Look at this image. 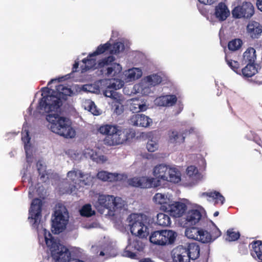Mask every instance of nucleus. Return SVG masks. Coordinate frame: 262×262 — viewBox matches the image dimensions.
Masks as SVG:
<instances>
[{"label": "nucleus", "instance_id": "1", "mask_svg": "<svg viewBox=\"0 0 262 262\" xmlns=\"http://www.w3.org/2000/svg\"><path fill=\"white\" fill-rule=\"evenodd\" d=\"M97 130L100 134L105 136L103 142L104 144L108 146L122 144L135 135L129 129H122L120 126L112 124L102 125Z\"/></svg>", "mask_w": 262, "mask_h": 262}, {"label": "nucleus", "instance_id": "2", "mask_svg": "<svg viewBox=\"0 0 262 262\" xmlns=\"http://www.w3.org/2000/svg\"><path fill=\"white\" fill-rule=\"evenodd\" d=\"M189 238L202 243L212 242L221 235V231L211 221L204 222L202 227L187 228L185 232Z\"/></svg>", "mask_w": 262, "mask_h": 262}, {"label": "nucleus", "instance_id": "3", "mask_svg": "<svg viewBox=\"0 0 262 262\" xmlns=\"http://www.w3.org/2000/svg\"><path fill=\"white\" fill-rule=\"evenodd\" d=\"M60 110L55 112L47 113V120L50 123L49 127L51 130L65 138H73L76 135V132L72 126L71 120L66 117H61L58 114Z\"/></svg>", "mask_w": 262, "mask_h": 262}, {"label": "nucleus", "instance_id": "4", "mask_svg": "<svg viewBox=\"0 0 262 262\" xmlns=\"http://www.w3.org/2000/svg\"><path fill=\"white\" fill-rule=\"evenodd\" d=\"M130 232L139 238H146L150 230L146 224H149L150 219L144 214L132 213L127 218Z\"/></svg>", "mask_w": 262, "mask_h": 262}, {"label": "nucleus", "instance_id": "5", "mask_svg": "<svg viewBox=\"0 0 262 262\" xmlns=\"http://www.w3.org/2000/svg\"><path fill=\"white\" fill-rule=\"evenodd\" d=\"M44 235L46 244L55 262H69L71 256L69 250L66 247L57 243L51 233L47 232L46 229Z\"/></svg>", "mask_w": 262, "mask_h": 262}, {"label": "nucleus", "instance_id": "6", "mask_svg": "<svg viewBox=\"0 0 262 262\" xmlns=\"http://www.w3.org/2000/svg\"><path fill=\"white\" fill-rule=\"evenodd\" d=\"M41 96L42 97L40 99L37 109L42 113H50L55 112L59 110L60 102L59 98L56 96L54 91L48 87L41 88Z\"/></svg>", "mask_w": 262, "mask_h": 262}, {"label": "nucleus", "instance_id": "7", "mask_svg": "<svg viewBox=\"0 0 262 262\" xmlns=\"http://www.w3.org/2000/svg\"><path fill=\"white\" fill-rule=\"evenodd\" d=\"M153 173L158 181H168L177 183L181 181V173L176 168H171L164 164H159L154 168Z\"/></svg>", "mask_w": 262, "mask_h": 262}, {"label": "nucleus", "instance_id": "8", "mask_svg": "<svg viewBox=\"0 0 262 262\" xmlns=\"http://www.w3.org/2000/svg\"><path fill=\"white\" fill-rule=\"evenodd\" d=\"M54 216L52 231L55 234H59L64 230L69 221V212L66 206L58 204L54 211Z\"/></svg>", "mask_w": 262, "mask_h": 262}, {"label": "nucleus", "instance_id": "9", "mask_svg": "<svg viewBox=\"0 0 262 262\" xmlns=\"http://www.w3.org/2000/svg\"><path fill=\"white\" fill-rule=\"evenodd\" d=\"M176 236V233L172 230H162L152 232L149 240L155 245L163 246L173 243Z\"/></svg>", "mask_w": 262, "mask_h": 262}, {"label": "nucleus", "instance_id": "10", "mask_svg": "<svg viewBox=\"0 0 262 262\" xmlns=\"http://www.w3.org/2000/svg\"><path fill=\"white\" fill-rule=\"evenodd\" d=\"M97 203V207L98 210L107 209L111 211H115L117 209H121L123 206L121 198L109 195H100Z\"/></svg>", "mask_w": 262, "mask_h": 262}, {"label": "nucleus", "instance_id": "11", "mask_svg": "<svg viewBox=\"0 0 262 262\" xmlns=\"http://www.w3.org/2000/svg\"><path fill=\"white\" fill-rule=\"evenodd\" d=\"M254 13V8L253 5L248 2H244L241 5L235 7L232 10V14L236 18L251 17Z\"/></svg>", "mask_w": 262, "mask_h": 262}, {"label": "nucleus", "instance_id": "12", "mask_svg": "<svg viewBox=\"0 0 262 262\" xmlns=\"http://www.w3.org/2000/svg\"><path fill=\"white\" fill-rule=\"evenodd\" d=\"M42 202L38 198L33 200L29 210V219L34 221L33 226L38 227L41 217Z\"/></svg>", "mask_w": 262, "mask_h": 262}, {"label": "nucleus", "instance_id": "13", "mask_svg": "<svg viewBox=\"0 0 262 262\" xmlns=\"http://www.w3.org/2000/svg\"><path fill=\"white\" fill-rule=\"evenodd\" d=\"M155 179L147 177H134L128 180L130 186L141 188H151L154 185Z\"/></svg>", "mask_w": 262, "mask_h": 262}, {"label": "nucleus", "instance_id": "14", "mask_svg": "<svg viewBox=\"0 0 262 262\" xmlns=\"http://www.w3.org/2000/svg\"><path fill=\"white\" fill-rule=\"evenodd\" d=\"M194 132V129H185L181 132L175 130H170L168 132L169 142L174 144H180L185 142L186 136Z\"/></svg>", "mask_w": 262, "mask_h": 262}, {"label": "nucleus", "instance_id": "15", "mask_svg": "<svg viewBox=\"0 0 262 262\" xmlns=\"http://www.w3.org/2000/svg\"><path fill=\"white\" fill-rule=\"evenodd\" d=\"M186 205L180 202H174L171 200V203H169L167 207L165 212H169L171 216L175 217L181 216L186 210Z\"/></svg>", "mask_w": 262, "mask_h": 262}, {"label": "nucleus", "instance_id": "16", "mask_svg": "<svg viewBox=\"0 0 262 262\" xmlns=\"http://www.w3.org/2000/svg\"><path fill=\"white\" fill-rule=\"evenodd\" d=\"M129 123L133 126L147 127L152 123V119L143 114H134L129 120Z\"/></svg>", "mask_w": 262, "mask_h": 262}, {"label": "nucleus", "instance_id": "17", "mask_svg": "<svg viewBox=\"0 0 262 262\" xmlns=\"http://www.w3.org/2000/svg\"><path fill=\"white\" fill-rule=\"evenodd\" d=\"M183 246L174 248L171 251V257L173 262H191V259L185 253Z\"/></svg>", "mask_w": 262, "mask_h": 262}, {"label": "nucleus", "instance_id": "18", "mask_svg": "<svg viewBox=\"0 0 262 262\" xmlns=\"http://www.w3.org/2000/svg\"><path fill=\"white\" fill-rule=\"evenodd\" d=\"M56 93V96L59 98L60 103L59 104V110L60 106L62 105V100H66L68 96H71L72 93V91L70 88H68L63 85L58 84L56 85V91L53 92Z\"/></svg>", "mask_w": 262, "mask_h": 262}, {"label": "nucleus", "instance_id": "19", "mask_svg": "<svg viewBox=\"0 0 262 262\" xmlns=\"http://www.w3.org/2000/svg\"><path fill=\"white\" fill-rule=\"evenodd\" d=\"M247 31L252 38H258L262 33V26L259 23L253 21L248 24Z\"/></svg>", "mask_w": 262, "mask_h": 262}, {"label": "nucleus", "instance_id": "20", "mask_svg": "<svg viewBox=\"0 0 262 262\" xmlns=\"http://www.w3.org/2000/svg\"><path fill=\"white\" fill-rule=\"evenodd\" d=\"M183 249L186 251L185 253H187L191 260H194L200 256V248L196 243H189L187 247L183 246Z\"/></svg>", "mask_w": 262, "mask_h": 262}, {"label": "nucleus", "instance_id": "21", "mask_svg": "<svg viewBox=\"0 0 262 262\" xmlns=\"http://www.w3.org/2000/svg\"><path fill=\"white\" fill-rule=\"evenodd\" d=\"M177 101L174 95L162 96L156 98V103L159 106H169L173 105Z\"/></svg>", "mask_w": 262, "mask_h": 262}, {"label": "nucleus", "instance_id": "22", "mask_svg": "<svg viewBox=\"0 0 262 262\" xmlns=\"http://www.w3.org/2000/svg\"><path fill=\"white\" fill-rule=\"evenodd\" d=\"M153 200L156 204L160 205V209L165 211L171 200L167 195L161 193H157L153 198Z\"/></svg>", "mask_w": 262, "mask_h": 262}, {"label": "nucleus", "instance_id": "23", "mask_svg": "<svg viewBox=\"0 0 262 262\" xmlns=\"http://www.w3.org/2000/svg\"><path fill=\"white\" fill-rule=\"evenodd\" d=\"M250 245L252 247L251 255L258 262H262V242L254 241Z\"/></svg>", "mask_w": 262, "mask_h": 262}, {"label": "nucleus", "instance_id": "24", "mask_svg": "<svg viewBox=\"0 0 262 262\" xmlns=\"http://www.w3.org/2000/svg\"><path fill=\"white\" fill-rule=\"evenodd\" d=\"M230 12L227 6L223 3H220L215 7V15L220 20H225L229 15Z\"/></svg>", "mask_w": 262, "mask_h": 262}, {"label": "nucleus", "instance_id": "25", "mask_svg": "<svg viewBox=\"0 0 262 262\" xmlns=\"http://www.w3.org/2000/svg\"><path fill=\"white\" fill-rule=\"evenodd\" d=\"M202 213L196 209L189 210L186 214V221L191 225H195L201 219Z\"/></svg>", "mask_w": 262, "mask_h": 262}, {"label": "nucleus", "instance_id": "26", "mask_svg": "<svg viewBox=\"0 0 262 262\" xmlns=\"http://www.w3.org/2000/svg\"><path fill=\"white\" fill-rule=\"evenodd\" d=\"M98 179L102 181H108L110 182H116L118 180L119 174L116 173H111L106 171H101L97 174Z\"/></svg>", "mask_w": 262, "mask_h": 262}, {"label": "nucleus", "instance_id": "27", "mask_svg": "<svg viewBox=\"0 0 262 262\" xmlns=\"http://www.w3.org/2000/svg\"><path fill=\"white\" fill-rule=\"evenodd\" d=\"M256 58V51L253 48H248L244 53L243 60L245 63L254 64Z\"/></svg>", "mask_w": 262, "mask_h": 262}, {"label": "nucleus", "instance_id": "28", "mask_svg": "<svg viewBox=\"0 0 262 262\" xmlns=\"http://www.w3.org/2000/svg\"><path fill=\"white\" fill-rule=\"evenodd\" d=\"M147 108L145 102L139 99L133 100L130 105L131 111L136 113L145 111Z\"/></svg>", "mask_w": 262, "mask_h": 262}, {"label": "nucleus", "instance_id": "29", "mask_svg": "<svg viewBox=\"0 0 262 262\" xmlns=\"http://www.w3.org/2000/svg\"><path fill=\"white\" fill-rule=\"evenodd\" d=\"M257 73V69L255 64L247 63L242 70V74L244 78H250Z\"/></svg>", "mask_w": 262, "mask_h": 262}, {"label": "nucleus", "instance_id": "30", "mask_svg": "<svg viewBox=\"0 0 262 262\" xmlns=\"http://www.w3.org/2000/svg\"><path fill=\"white\" fill-rule=\"evenodd\" d=\"M111 47V43L107 41L105 43L101 44L98 46L96 50L92 53L89 54V57H94L105 53L109 52Z\"/></svg>", "mask_w": 262, "mask_h": 262}, {"label": "nucleus", "instance_id": "31", "mask_svg": "<svg viewBox=\"0 0 262 262\" xmlns=\"http://www.w3.org/2000/svg\"><path fill=\"white\" fill-rule=\"evenodd\" d=\"M84 177L83 173L79 170H73L70 171L67 173V177L74 184L78 183V181H81L80 179L83 178Z\"/></svg>", "mask_w": 262, "mask_h": 262}, {"label": "nucleus", "instance_id": "32", "mask_svg": "<svg viewBox=\"0 0 262 262\" xmlns=\"http://www.w3.org/2000/svg\"><path fill=\"white\" fill-rule=\"evenodd\" d=\"M202 196H205L212 198L215 200V204L220 203L221 205H223L225 202V198L219 192L216 191L211 192H205L202 194Z\"/></svg>", "mask_w": 262, "mask_h": 262}, {"label": "nucleus", "instance_id": "33", "mask_svg": "<svg viewBox=\"0 0 262 262\" xmlns=\"http://www.w3.org/2000/svg\"><path fill=\"white\" fill-rule=\"evenodd\" d=\"M156 224L162 227H168L171 224L170 216L163 213H159L156 216Z\"/></svg>", "mask_w": 262, "mask_h": 262}, {"label": "nucleus", "instance_id": "34", "mask_svg": "<svg viewBox=\"0 0 262 262\" xmlns=\"http://www.w3.org/2000/svg\"><path fill=\"white\" fill-rule=\"evenodd\" d=\"M89 57V55L85 58H84L82 61L84 65L81 66L82 72H85L91 69H94L96 65V60L95 59Z\"/></svg>", "mask_w": 262, "mask_h": 262}, {"label": "nucleus", "instance_id": "35", "mask_svg": "<svg viewBox=\"0 0 262 262\" xmlns=\"http://www.w3.org/2000/svg\"><path fill=\"white\" fill-rule=\"evenodd\" d=\"M115 60L116 58L114 56H108L99 60L98 61L97 67L98 68H102L106 66H110L114 64V63H116L115 62Z\"/></svg>", "mask_w": 262, "mask_h": 262}, {"label": "nucleus", "instance_id": "36", "mask_svg": "<svg viewBox=\"0 0 262 262\" xmlns=\"http://www.w3.org/2000/svg\"><path fill=\"white\" fill-rule=\"evenodd\" d=\"M79 212L80 214L84 217H91L95 214V211L92 210V207L90 204L83 205Z\"/></svg>", "mask_w": 262, "mask_h": 262}, {"label": "nucleus", "instance_id": "37", "mask_svg": "<svg viewBox=\"0 0 262 262\" xmlns=\"http://www.w3.org/2000/svg\"><path fill=\"white\" fill-rule=\"evenodd\" d=\"M146 78L147 82L152 86L158 85L162 81V77L157 74L149 75Z\"/></svg>", "mask_w": 262, "mask_h": 262}, {"label": "nucleus", "instance_id": "38", "mask_svg": "<svg viewBox=\"0 0 262 262\" xmlns=\"http://www.w3.org/2000/svg\"><path fill=\"white\" fill-rule=\"evenodd\" d=\"M243 44L241 39H234L228 42V47L229 50L236 51L238 50Z\"/></svg>", "mask_w": 262, "mask_h": 262}, {"label": "nucleus", "instance_id": "39", "mask_svg": "<svg viewBox=\"0 0 262 262\" xmlns=\"http://www.w3.org/2000/svg\"><path fill=\"white\" fill-rule=\"evenodd\" d=\"M123 49L124 45L122 42H115L113 45L111 44V47L110 49V54L111 55L117 54L120 52L121 49L123 50Z\"/></svg>", "mask_w": 262, "mask_h": 262}, {"label": "nucleus", "instance_id": "40", "mask_svg": "<svg viewBox=\"0 0 262 262\" xmlns=\"http://www.w3.org/2000/svg\"><path fill=\"white\" fill-rule=\"evenodd\" d=\"M226 61L227 62V64L229 67L235 72L236 73H240L239 70V63L238 61L232 60L229 59L227 57H226Z\"/></svg>", "mask_w": 262, "mask_h": 262}, {"label": "nucleus", "instance_id": "41", "mask_svg": "<svg viewBox=\"0 0 262 262\" xmlns=\"http://www.w3.org/2000/svg\"><path fill=\"white\" fill-rule=\"evenodd\" d=\"M121 67L119 63H114L112 65L109 66L106 69V74L108 76L111 75H115L117 73V71H120Z\"/></svg>", "mask_w": 262, "mask_h": 262}, {"label": "nucleus", "instance_id": "42", "mask_svg": "<svg viewBox=\"0 0 262 262\" xmlns=\"http://www.w3.org/2000/svg\"><path fill=\"white\" fill-rule=\"evenodd\" d=\"M227 236L226 239L229 241H235L239 238L240 234L238 232L234 231L232 229H230L227 231Z\"/></svg>", "mask_w": 262, "mask_h": 262}, {"label": "nucleus", "instance_id": "43", "mask_svg": "<svg viewBox=\"0 0 262 262\" xmlns=\"http://www.w3.org/2000/svg\"><path fill=\"white\" fill-rule=\"evenodd\" d=\"M112 108L117 115H120L123 112L124 106L120 102L116 101L113 102Z\"/></svg>", "mask_w": 262, "mask_h": 262}, {"label": "nucleus", "instance_id": "44", "mask_svg": "<svg viewBox=\"0 0 262 262\" xmlns=\"http://www.w3.org/2000/svg\"><path fill=\"white\" fill-rule=\"evenodd\" d=\"M158 148V143L153 141L152 140H150L148 141L146 144V148L149 152H154L156 151Z\"/></svg>", "mask_w": 262, "mask_h": 262}, {"label": "nucleus", "instance_id": "45", "mask_svg": "<svg viewBox=\"0 0 262 262\" xmlns=\"http://www.w3.org/2000/svg\"><path fill=\"white\" fill-rule=\"evenodd\" d=\"M104 95L105 96L107 97L115 98L116 92L114 90H112L110 89V88H108L106 86V89L103 92Z\"/></svg>", "mask_w": 262, "mask_h": 262}, {"label": "nucleus", "instance_id": "46", "mask_svg": "<svg viewBox=\"0 0 262 262\" xmlns=\"http://www.w3.org/2000/svg\"><path fill=\"white\" fill-rule=\"evenodd\" d=\"M21 139L25 143H28L30 141V137L29 136V131L26 129H23Z\"/></svg>", "mask_w": 262, "mask_h": 262}, {"label": "nucleus", "instance_id": "47", "mask_svg": "<svg viewBox=\"0 0 262 262\" xmlns=\"http://www.w3.org/2000/svg\"><path fill=\"white\" fill-rule=\"evenodd\" d=\"M186 172L187 175H188L189 177H192L193 175H195L197 173L198 169L194 166L191 165L187 167Z\"/></svg>", "mask_w": 262, "mask_h": 262}, {"label": "nucleus", "instance_id": "48", "mask_svg": "<svg viewBox=\"0 0 262 262\" xmlns=\"http://www.w3.org/2000/svg\"><path fill=\"white\" fill-rule=\"evenodd\" d=\"M109 81V84L107 86V87L110 88L111 89L114 90L115 91H116V90H118L121 88L119 84H116L115 79L110 80Z\"/></svg>", "mask_w": 262, "mask_h": 262}, {"label": "nucleus", "instance_id": "49", "mask_svg": "<svg viewBox=\"0 0 262 262\" xmlns=\"http://www.w3.org/2000/svg\"><path fill=\"white\" fill-rule=\"evenodd\" d=\"M96 106L94 103L90 105L89 111L94 115H98L99 114V112L96 110Z\"/></svg>", "mask_w": 262, "mask_h": 262}, {"label": "nucleus", "instance_id": "50", "mask_svg": "<svg viewBox=\"0 0 262 262\" xmlns=\"http://www.w3.org/2000/svg\"><path fill=\"white\" fill-rule=\"evenodd\" d=\"M128 77H129L130 79H134L135 78L136 74L134 70H129V74H128Z\"/></svg>", "mask_w": 262, "mask_h": 262}, {"label": "nucleus", "instance_id": "51", "mask_svg": "<svg viewBox=\"0 0 262 262\" xmlns=\"http://www.w3.org/2000/svg\"><path fill=\"white\" fill-rule=\"evenodd\" d=\"M36 166L37 167V170L39 173V175H41V167L42 166V164L39 162L38 161L36 164Z\"/></svg>", "mask_w": 262, "mask_h": 262}, {"label": "nucleus", "instance_id": "52", "mask_svg": "<svg viewBox=\"0 0 262 262\" xmlns=\"http://www.w3.org/2000/svg\"><path fill=\"white\" fill-rule=\"evenodd\" d=\"M257 8L262 12V0H256Z\"/></svg>", "mask_w": 262, "mask_h": 262}, {"label": "nucleus", "instance_id": "53", "mask_svg": "<svg viewBox=\"0 0 262 262\" xmlns=\"http://www.w3.org/2000/svg\"><path fill=\"white\" fill-rule=\"evenodd\" d=\"M78 67H79L78 62L75 61L73 66V68H72L73 72H76V70L78 68Z\"/></svg>", "mask_w": 262, "mask_h": 262}, {"label": "nucleus", "instance_id": "54", "mask_svg": "<svg viewBox=\"0 0 262 262\" xmlns=\"http://www.w3.org/2000/svg\"><path fill=\"white\" fill-rule=\"evenodd\" d=\"M140 262H155L150 258H145L140 260Z\"/></svg>", "mask_w": 262, "mask_h": 262}, {"label": "nucleus", "instance_id": "55", "mask_svg": "<svg viewBox=\"0 0 262 262\" xmlns=\"http://www.w3.org/2000/svg\"><path fill=\"white\" fill-rule=\"evenodd\" d=\"M69 262H84V261H83V260L77 259H74L72 260L70 259Z\"/></svg>", "mask_w": 262, "mask_h": 262}, {"label": "nucleus", "instance_id": "56", "mask_svg": "<svg viewBox=\"0 0 262 262\" xmlns=\"http://www.w3.org/2000/svg\"><path fill=\"white\" fill-rule=\"evenodd\" d=\"M57 81V79H51L48 83V85H50L52 82H53L54 81Z\"/></svg>", "mask_w": 262, "mask_h": 262}, {"label": "nucleus", "instance_id": "57", "mask_svg": "<svg viewBox=\"0 0 262 262\" xmlns=\"http://www.w3.org/2000/svg\"><path fill=\"white\" fill-rule=\"evenodd\" d=\"M129 253H130V254L129 255V256L132 258L134 257V256H135V254H134V253L130 252H129Z\"/></svg>", "mask_w": 262, "mask_h": 262}, {"label": "nucleus", "instance_id": "58", "mask_svg": "<svg viewBox=\"0 0 262 262\" xmlns=\"http://www.w3.org/2000/svg\"><path fill=\"white\" fill-rule=\"evenodd\" d=\"M219 211H215V212L214 213V214H213V216H218V215H219Z\"/></svg>", "mask_w": 262, "mask_h": 262}, {"label": "nucleus", "instance_id": "59", "mask_svg": "<svg viewBox=\"0 0 262 262\" xmlns=\"http://www.w3.org/2000/svg\"><path fill=\"white\" fill-rule=\"evenodd\" d=\"M105 255V253L104 252V251H101L99 253V255H100V256H104Z\"/></svg>", "mask_w": 262, "mask_h": 262}, {"label": "nucleus", "instance_id": "60", "mask_svg": "<svg viewBox=\"0 0 262 262\" xmlns=\"http://www.w3.org/2000/svg\"><path fill=\"white\" fill-rule=\"evenodd\" d=\"M199 1L201 3H203V4H205L206 2V0H199Z\"/></svg>", "mask_w": 262, "mask_h": 262}, {"label": "nucleus", "instance_id": "61", "mask_svg": "<svg viewBox=\"0 0 262 262\" xmlns=\"http://www.w3.org/2000/svg\"><path fill=\"white\" fill-rule=\"evenodd\" d=\"M255 82H256V83H259V84H260V83H261V82H262V79H261V80H256L255 81Z\"/></svg>", "mask_w": 262, "mask_h": 262}, {"label": "nucleus", "instance_id": "62", "mask_svg": "<svg viewBox=\"0 0 262 262\" xmlns=\"http://www.w3.org/2000/svg\"><path fill=\"white\" fill-rule=\"evenodd\" d=\"M44 178H45V174L44 173H42L41 176H40V179Z\"/></svg>", "mask_w": 262, "mask_h": 262}, {"label": "nucleus", "instance_id": "63", "mask_svg": "<svg viewBox=\"0 0 262 262\" xmlns=\"http://www.w3.org/2000/svg\"><path fill=\"white\" fill-rule=\"evenodd\" d=\"M63 78V77L59 78L58 79V81L59 82V81H62V79Z\"/></svg>", "mask_w": 262, "mask_h": 262}]
</instances>
